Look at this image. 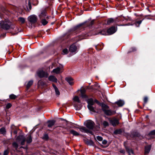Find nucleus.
I'll return each mask as SVG.
<instances>
[{
	"label": "nucleus",
	"mask_w": 155,
	"mask_h": 155,
	"mask_svg": "<svg viewBox=\"0 0 155 155\" xmlns=\"http://www.w3.org/2000/svg\"><path fill=\"white\" fill-rule=\"evenodd\" d=\"M84 27V23L81 24L77 25L73 28L70 29L66 34V35H68L69 34H73L78 32L80 29L83 28Z\"/></svg>",
	"instance_id": "2"
},
{
	"label": "nucleus",
	"mask_w": 155,
	"mask_h": 155,
	"mask_svg": "<svg viewBox=\"0 0 155 155\" xmlns=\"http://www.w3.org/2000/svg\"><path fill=\"white\" fill-rule=\"evenodd\" d=\"M79 129L80 131L82 132L88 133L90 132L89 130H88L86 127H77Z\"/></svg>",
	"instance_id": "12"
},
{
	"label": "nucleus",
	"mask_w": 155,
	"mask_h": 155,
	"mask_svg": "<svg viewBox=\"0 0 155 155\" xmlns=\"http://www.w3.org/2000/svg\"><path fill=\"white\" fill-rule=\"evenodd\" d=\"M74 107H75L76 110H79L81 109L82 106L81 104H80L78 105L77 104H74Z\"/></svg>",
	"instance_id": "27"
},
{
	"label": "nucleus",
	"mask_w": 155,
	"mask_h": 155,
	"mask_svg": "<svg viewBox=\"0 0 155 155\" xmlns=\"http://www.w3.org/2000/svg\"><path fill=\"white\" fill-rule=\"evenodd\" d=\"M98 34H100L103 35H106L107 33L105 30H103L98 33Z\"/></svg>",
	"instance_id": "36"
},
{
	"label": "nucleus",
	"mask_w": 155,
	"mask_h": 155,
	"mask_svg": "<svg viewBox=\"0 0 155 155\" xmlns=\"http://www.w3.org/2000/svg\"><path fill=\"white\" fill-rule=\"evenodd\" d=\"M12 145L17 150V149L18 148V145L17 143L16 142H14L12 143Z\"/></svg>",
	"instance_id": "38"
},
{
	"label": "nucleus",
	"mask_w": 155,
	"mask_h": 155,
	"mask_svg": "<svg viewBox=\"0 0 155 155\" xmlns=\"http://www.w3.org/2000/svg\"><path fill=\"white\" fill-rule=\"evenodd\" d=\"M87 107L89 109L92 111L93 112H95L94 109L92 106L94 104V102L92 98L89 99L87 101Z\"/></svg>",
	"instance_id": "3"
},
{
	"label": "nucleus",
	"mask_w": 155,
	"mask_h": 155,
	"mask_svg": "<svg viewBox=\"0 0 155 155\" xmlns=\"http://www.w3.org/2000/svg\"><path fill=\"white\" fill-rule=\"evenodd\" d=\"M33 83V81L31 80L29 81L27 84L26 87L27 88H29L30 86Z\"/></svg>",
	"instance_id": "30"
},
{
	"label": "nucleus",
	"mask_w": 155,
	"mask_h": 155,
	"mask_svg": "<svg viewBox=\"0 0 155 155\" xmlns=\"http://www.w3.org/2000/svg\"><path fill=\"white\" fill-rule=\"evenodd\" d=\"M17 96L14 94H11L9 96L10 98L11 99L14 100L17 98Z\"/></svg>",
	"instance_id": "32"
},
{
	"label": "nucleus",
	"mask_w": 155,
	"mask_h": 155,
	"mask_svg": "<svg viewBox=\"0 0 155 155\" xmlns=\"http://www.w3.org/2000/svg\"><path fill=\"white\" fill-rule=\"evenodd\" d=\"M26 141L27 143H30L32 141V139L30 135H28L26 138Z\"/></svg>",
	"instance_id": "21"
},
{
	"label": "nucleus",
	"mask_w": 155,
	"mask_h": 155,
	"mask_svg": "<svg viewBox=\"0 0 155 155\" xmlns=\"http://www.w3.org/2000/svg\"><path fill=\"white\" fill-rule=\"evenodd\" d=\"M28 10H31V6L30 3V0H28V5H27Z\"/></svg>",
	"instance_id": "28"
},
{
	"label": "nucleus",
	"mask_w": 155,
	"mask_h": 155,
	"mask_svg": "<svg viewBox=\"0 0 155 155\" xmlns=\"http://www.w3.org/2000/svg\"><path fill=\"white\" fill-rule=\"evenodd\" d=\"M128 25L127 24H126V25H122V26H124V25Z\"/></svg>",
	"instance_id": "56"
},
{
	"label": "nucleus",
	"mask_w": 155,
	"mask_h": 155,
	"mask_svg": "<svg viewBox=\"0 0 155 155\" xmlns=\"http://www.w3.org/2000/svg\"><path fill=\"white\" fill-rule=\"evenodd\" d=\"M11 106L12 105L10 103H8L6 106V108L9 109L11 107Z\"/></svg>",
	"instance_id": "46"
},
{
	"label": "nucleus",
	"mask_w": 155,
	"mask_h": 155,
	"mask_svg": "<svg viewBox=\"0 0 155 155\" xmlns=\"http://www.w3.org/2000/svg\"><path fill=\"white\" fill-rule=\"evenodd\" d=\"M115 22V20L112 18H110L107 19L106 24L110 25L112 23Z\"/></svg>",
	"instance_id": "18"
},
{
	"label": "nucleus",
	"mask_w": 155,
	"mask_h": 155,
	"mask_svg": "<svg viewBox=\"0 0 155 155\" xmlns=\"http://www.w3.org/2000/svg\"><path fill=\"white\" fill-rule=\"evenodd\" d=\"M95 48H96V49H97V46H96Z\"/></svg>",
	"instance_id": "59"
},
{
	"label": "nucleus",
	"mask_w": 155,
	"mask_h": 155,
	"mask_svg": "<svg viewBox=\"0 0 155 155\" xmlns=\"http://www.w3.org/2000/svg\"><path fill=\"white\" fill-rule=\"evenodd\" d=\"M0 27L6 30H8L10 28L13 29L15 26L9 21H0Z\"/></svg>",
	"instance_id": "1"
},
{
	"label": "nucleus",
	"mask_w": 155,
	"mask_h": 155,
	"mask_svg": "<svg viewBox=\"0 0 155 155\" xmlns=\"http://www.w3.org/2000/svg\"><path fill=\"white\" fill-rule=\"evenodd\" d=\"M52 85H53V87H54V89L57 88L56 87V86L54 84H53Z\"/></svg>",
	"instance_id": "51"
},
{
	"label": "nucleus",
	"mask_w": 155,
	"mask_h": 155,
	"mask_svg": "<svg viewBox=\"0 0 155 155\" xmlns=\"http://www.w3.org/2000/svg\"><path fill=\"white\" fill-rule=\"evenodd\" d=\"M143 19H144L140 20H138V19H137L135 22V24L136 26L137 27H139Z\"/></svg>",
	"instance_id": "19"
},
{
	"label": "nucleus",
	"mask_w": 155,
	"mask_h": 155,
	"mask_svg": "<svg viewBox=\"0 0 155 155\" xmlns=\"http://www.w3.org/2000/svg\"><path fill=\"white\" fill-rule=\"evenodd\" d=\"M18 20L22 24H24L25 21L24 18L22 17H19L18 18Z\"/></svg>",
	"instance_id": "31"
},
{
	"label": "nucleus",
	"mask_w": 155,
	"mask_h": 155,
	"mask_svg": "<svg viewBox=\"0 0 155 155\" xmlns=\"http://www.w3.org/2000/svg\"><path fill=\"white\" fill-rule=\"evenodd\" d=\"M104 114L107 115L111 116L114 114L116 113L115 111H111L108 109L104 112Z\"/></svg>",
	"instance_id": "8"
},
{
	"label": "nucleus",
	"mask_w": 155,
	"mask_h": 155,
	"mask_svg": "<svg viewBox=\"0 0 155 155\" xmlns=\"http://www.w3.org/2000/svg\"><path fill=\"white\" fill-rule=\"evenodd\" d=\"M107 143V141L105 140H103L102 141V143L104 144H106Z\"/></svg>",
	"instance_id": "49"
},
{
	"label": "nucleus",
	"mask_w": 155,
	"mask_h": 155,
	"mask_svg": "<svg viewBox=\"0 0 155 155\" xmlns=\"http://www.w3.org/2000/svg\"><path fill=\"white\" fill-rule=\"evenodd\" d=\"M110 122L114 126H116L119 124L118 120L116 118H114L113 119L110 120Z\"/></svg>",
	"instance_id": "9"
},
{
	"label": "nucleus",
	"mask_w": 155,
	"mask_h": 155,
	"mask_svg": "<svg viewBox=\"0 0 155 155\" xmlns=\"http://www.w3.org/2000/svg\"><path fill=\"white\" fill-rule=\"evenodd\" d=\"M85 125L89 129H92L94 125V123L91 120H88L85 123Z\"/></svg>",
	"instance_id": "4"
},
{
	"label": "nucleus",
	"mask_w": 155,
	"mask_h": 155,
	"mask_svg": "<svg viewBox=\"0 0 155 155\" xmlns=\"http://www.w3.org/2000/svg\"><path fill=\"white\" fill-rule=\"evenodd\" d=\"M18 33V32H17L16 33H15V34H17Z\"/></svg>",
	"instance_id": "58"
},
{
	"label": "nucleus",
	"mask_w": 155,
	"mask_h": 155,
	"mask_svg": "<svg viewBox=\"0 0 155 155\" xmlns=\"http://www.w3.org/2000/svg\"><path fill=\"white\" fill-rule=\"evenodd\" d=\"M139 134H137V136L138 137H139Z\"/></svg>",
	"instance_id": "55"
},
{
	"label": "nucleus",
	"mask_w": 155,
	"mask_h": 155,
	"mask_svg": "<svg viewBox=\"0 0 155 155\" xmlns=\"http://www.w3.org/2000/svg\"><path fill=\"white\" fill-rule=\"evenodd\" d=\"M70 134H73L74 136H78L80 135V134L78 133L73 130H71L70 131Z\"/></svg>",
	"instance_id": "20"
},
{
	"label": "nucleus",
	"mask_w": 155,
	"mask_h": 155,
	"mask_svg": "<svg viewBox=\"0 0 155 155\" xmlns=\"http://www.w3.org/2000/svg\"><path fill=\"white\" fill-rule=\"evenodd\" d=\"M94 20H93L91 21L89 23H88L87 24V26H91L94 23Z\"/></svg>",
	"instance_id": "40"
},
{
	"label": "nucleus",
	"mask_w": 155,
	"mask_h": 155,
	"mask_svg": "<svg viewBox=\"0 0 155 155\" xmlns=\"http://www.w3.org/2000/svg\"><path fill=\"white\" fill-rule=\"evenodd\" d=\"M77 49V46L73 44L70 46L69 50L70 52H73L76 51Z\"/></svg>",
	"instance_id": "14"
},
{
	"label": "nucleus",
	"mask_w": 155,
	"mask_h": 155,
	"mask_svg": "<svg viewBox=\"0 0 155 155\" xmlns=\"http://www.w3.org/2000/svg\"><path fill=\"white\" fill-rule=\"evenodd\" d=\"M97 140H98L99 141H101L102 140V138L100 136H97Z\"/></svg>",
	"instance_id": "47"
},
{
	"label": "nucleus",
	"mask_w": 155,
	"mask_h": 155,
	"mask_svg": "<svg viewBox=\"0 0 155 155\" xmlns=\"http://www.w3.org/2000/svg\"><path fill=\"white\" fill-rule=\"evenodd\" d=\"M48 79L50 81L54 82H57V79L55 77V76L53 75L50 76L48 78Z\"/></svg>",
	"instance_id": "17"
},
{
	"label": "nucleus",
	"mask_w": 155,
	"mask_h": 155,
	"mask_svg": "<svg viewBox=\"0 0 155 155\" xmlns=\"http://www.w3.org/2000/svg\"><path fill=\"white\" fill-rule=\"evenodd\" d=\"M115 32V28L114 27H112L108 29L107 31V33L109 35H111Z\"/></svg>",
	"instance_id": "10"
},
{
	"label": "nucleus",
	"mask_w": 155,
	"mask_h": 155,
	"mask_svg": "<svg viewBox=\"0 0 155 155\" xmlns=\"http://www.w3.org/2000/svg\"><path fill=\"white\" fill-rule=\"evenodd\" d=\"M55 123V121L54 120H48L47 122L48 126L49 127H51L54 125Z\"/></svg>",
	"instance_id": "16"
},
{
	"label": "nucleus",
	"mask_w": 155,
	"mask_h": 155,
	"mask_svg": "<svg viewBox=\"0 0 155 155\" xmlns=\"http://www.w3.org/2000/svg\"><path fill=\"white\" fill-rule=\"evenodd\" d=\"M8 150H6L4 151L3 155H8Z\"/></svg>",
	"instance_id": "45"
},
{
	"label": "nucleus",
	"mask_w": 155,
	"mask_h": 155,
	"mask_svg": "<svg viewBox=\"0 0 155 155\" xmlns=\"http://www.w3.org/2000/svg\"><path fill=\"white\" fill-rule=\"evenodd\" d=\"M41 22L43 25H45L48 23V21H47L45 19L43 18L42 19V20L41 21Z\"/></svg>",
	"instance_id": "33"
},
{
	"label": "nucleus",
	"mask_w": 155,
	"mask_h": 155,
	"mask_svg": "<svg viewBox=\"0 0 155 155\" xmlns=\"http://www.w3.org/2000/svg\"><path fill=\"white\" fill-rule=\"evenodd\" d=\"M120 152L124 154L125 153V150H121L120 151Z\"/></svg>",
	"instance_id": "48"
},
{
	"label": "nucleus",
	"mask_w": 155,
	"mask_h": 155,
	"mask_svg": "<svg viewBox=\"0 0 155 155\" xmlns=\"http://www.w3.org/2000/svg\"><path fill=\"white\" fill-rule=\"evenodd\" d=\"M150 135H155V130L151 131L149 134Z\"/></svg>",
	"instance_id": "44"
},
{
	"label": "nucleus",
	"mask_w": 155,
	"mask_h": 155,
	"mask_svg": "<svg viewBox=\"0 0 155 155\" xmlns=\"http://www.w3.org/2000/svg\"><path fill=\"white\" fill-rule=\"evenodd\" d=\"M65 80L70 85H72L74 84L73 79L71 77L66 78Z\"/></svg>",
	"instance_id": "15"
},
{
	"label": "nucleus",
	"mask_w": 155,
	"mask_h": 155,
	"mask_svg": "<svg viewBox=\"0 0 155 155\" xmlns=\"http://www.w3.org/2000/svg\"><path fill=\"white\" fill-rule=\"evenodd\" d=\"M102 124L103 126L105 127L108 126L109 125V124L108 122L105 121H104L102 122Z\"/></svg>",
	"instance_id": "37"
},
{
	"label": "nucleus",
	"mask_w": 155,
	"mask_h": 155,
	"mask_svg": "<svg viewBox=\"0 0 155 155\" xmlns=\"http://www.w3.org/2000/svg\"><path fill=\"white\" fill-rule=\"evenodd\" d=\"M49 18L48 16H46V19H48Z\"/></svg>",
	"instance_id": "54"
},
{
	"label": "nucleus",
	"mask_w": 155,
	"mask_h": 155,
	"mask_svg": "<svg viewBox=\"0 0 155 155\" xmlns=\"http://www.w3.org/2000/svg\"><path fill=\"white\" fill-rule=\"evenodd\" d=\"M122 133V130L121 129L117 130L114 132V133L115 134H120Z\"/></svg>",
	"instance_id": "29"
},
{
	"label": "nucleus",
	"mask_w": 155,
	"mask_h": 155,
	"mask_svg": "<svg viewBox=\"0 0 155 155\" xmlns=\"http://www.w3.org/2000/svg\"><path fill=\"white\" fill-rule=\"evenodd\" d=\"M54 90H55L56 94L58 95H60V92L59 91L58 88H57L54 89Z\"/></svg>",
	"instance_id": "42"
},
{
	"label": "nucleus",
	"mask_w": 155,
	"mask_h": 155,
	"mask_svg": "<svg viewBox=\"0 0 155 155\" xmlns=\"http://www.w3.org/2000/svg\"><path fill=\"white\" fill-rule=\"evenodd\" d=\"M85 90L84 88L82 89L81 91V96L82 98H86V96L85 94Z\"/></svg>",
	"instance_id": "23"
},
{
	"label": "nucleus",
	"mask_w": 155,
	"mask_h": 155,
	"mask_svg": "<svg viewBox=\"0 0 155 155\" xmlns=\"http://www.w3.org/2000/svg\"><path fill=\"white\" fill-rule=\"evenodd\" d=\"M16 141L18 142H20L21 145H23L25 144V138L23 136L20 135L17 138Z\"/></svg>",
	"instance_id": "5"
},
{
	"label": "nucleus",
	"mask_w": 155,
	"mask_h": 155,
	"mask_svg": "<svg viewBox=\"0 0 155 155\" xmlns=\"http://www.w3.org/2000/svg\"><path fill=\"white\" fill-rule=\"evenodd\" d=\"M94 102H96V103H97V104H99V102H98V101L96 99H95L94 100Z\"/></svg>",
	"instance_id": "52"
},
{
	"label": "nucleus",
	"mask_w": 155,
	"mask_h": 155,
	"mask_svg": "<svg viewBox=\"0 0 155 155\" xmlns=\"http://www.w3.org/2000/svg\"><path fill=\"white\" fill-rule=\"evenodd\" d=\"M63 54H67L68 53V50L67 49H64L63 50Z\"/></svg>",
	"instance_id": "41"
},
{
	"label": "nucleus",
	"mask_w": 155,
	"mask_h": 155,
	"mask_svg": "<svg viewBox=\"0 0 155 155\" xmlns=\"http://www.w3.org/2000/svg\"><path fill=\"white\" fill-rule=\"evenodd\" d=\"M61 68L59 67H57V68L54 69L52 72L56 74H59L60 73Z\"/></svg>",
	"instance_id": "25"
},
{
	"label": "nucleus",
	"mask_w": 155,
	"mask_h": 155,
	"mask_svg": "<svg viewBox=\"0 0 155 155\" xmlns=\"http://www.w3.org/2000/svg\"><path fill=\"white\" fill-rule=\"evenodd\" d=\"M38 76L41 78L43 77H47L48 74L47 72H45L43 71H40L37 72Z\"/></svg>",
	"instance_id": "7"
},
{
	"label": "nucleus",
	"mask_w": 155,
	"mask_h": 155,
	"mask_svg": "<svg viewBox=\"0 0 155 155\" xmlns=\"http://www.w3.org/2000/svg\"><path fill=\"white\" fill-rule=\"evenodd\" d=\"M28 20L31 23L34 24L37 22L38 18L37 17L34 15H32L28 18Z\"/></svg>",
	"instance_id": "6"
},
{
	"label": "nucleus",
	"mask_w": 155,
	"mask_h": 155,
	"mask_svg": "<svg viewBox=\"0 0 155 155\" xmlns=\"http://www.w3.org/2000/svg\"><path fill=\"white\" fill-rule=\"evenodd\" d=\"M13 126H13V125L12 126V127Z\"/></svg>",
	"instance_id": "61"
},
{
	"label": "nucleus",
	"mask_w": 155,
	"mask_h": 155,
	"mask_svg": "<svg viewBox=\"0 0 155 155\" xmlns=\"http://www.w3.org/2000/svg\"><path fill=\"white\" fill-rule=\"evenodd\" d=\"M136 50V49H135V48H131V50L130 51V52L134 51H135Z\"/></svg>",
	"instance_id": "50"
},
{
	"label": "nucleus",
	"mask_w": 155,
	"mask_h": 155,
	"mask_svg": "<svg viewBox=\"0 0 155 155\" xmlns=\"http://www.w3.org/2000/svg\"><path fill=\"white\" fill-rule=\"evenodd\" d=\"M46 15V10L45 9H44L41 11V14L39 15V17L41 19L45 18Z\"/></svg>",
	"instance_id": "11"
},
{
	"label": "nucleus",
	"mask_w": 155,
	"mask_h": 155,
	"mask_svg": "<svg viewBox=\"0 0 155 155\" xmlns=\"http://www.w3.org/2000/svg\"><path fill=\"white\" fill-rule=\"evenodd\" d=\"M74 101H77L78 103H80V101L78 97L77 96H75L73 98Z\"/></svg>",
	"instance_id": "34"
},
{
	"label": "nucleus",
	"mask_w": 155,
	"mask_h": 155,
	"mask_svg": "<svg viewBox=\"0 0 155 155\" xmlns=\"http://www.w3.org/2000/svg\"><path fill=\"white\" fill-rule=\"evenodd\" d=\"M98 87H100V86H98Z\"/></svg>",
	"instance_id": "60"
},
{
	"label": "nucleus",
	"mask_w": 155,
	"mask_h": 155,
	"mask_svg": "<svg viewBox=\"0 0 155 155\" xmlns=\"http://www.w3.org/2000/svg\"><path fill=\"white\" fill-rule=\"evenodd\" d=\"M126 143L125 142H124V145L125 147V148H126V149L127 151L129 153V154H131V153H132V154H133V150H131V149H129L128 148H127V147L125 145V144Z\"/></svg>",
	"instance_id": "26"
},
{
	"label": "nucleus",
	"mask_w": 155,
	"mask_h": 155,
	"mask_svg": "<svg viewBox=\"0 0 155 155\" xmlns=\"http://www.w3.org/2000/svg\"><path fill=\"white\" fill-rule=\"evenodd\" d=\"M151 148V146L149 145L145 147V155L148 154L150 152Z\"/></svg>",
	"instance_id": "13"
},
{
	"label": "nucleus",
	"mask_w": 155,
	"mask_h": 155,
	"mask_svg": "<svg viewBox=\"0 0 155 155\" xmlns=\"http://www.w3.org/2000/svg\"><path fill=\"white\" fill-rule=\"evenodd\" d=\"M43 139L46 140H48V135L46 134H45L43 137Z\"/></svg>",
	"instance_id": "39"
},
{
	"label": "nucleus",
	"mask_w": 155,
	"mask_h": 155,
	"mask_svg": "<svg viewBox=\"0 0 155 155\" xmlns=\"http://www.w3.org/2000/svg\"><path fill=\"white\" fill-rule=\"evenodd\" d=\"M109 107L107 105L103 104L102 105V109L104 112L109 109Z\"/></svg>",
	"instance_id": "24"
},
{
	"label": "nucleus",
	"mask_w": 155,
	"mask_h": 155,
	"mask_svg": "<svg viewBox=\"0 0 155 155\" xmlns=\"http://www.w3.org/2000/svg\"><path fill=\"white\" fill-rule=\"evenodd\" d=\"M14 134H17V131L16 130H14L13 132Z\"/></svg>",
	"instance_id": "53"
},
{
	"label": "nucleus",
	"mask_w": 155,
	"mask_h": 155,
	"mask_svg": "<svg viewBox=\"0 0 155 155\" xmlns=\"http://www.w3.org/2000/svg\"><path fill=\"white\" fill-rule=\"evenodd\" d=\"M16 29H17V30H18H18H19V29L18 28H17Z\"/></svg>",
	"instance_id": "57"
},
{
	"label": "nucleus",
	"mask_w": 155,
	"mask_h": 155,
	"mask_svg": "<svg viewBox=\"0 0 155 155\" xmlns=\"http://www.w3.org/2000/svg\"><path fill=\"white\" fill-rule=\"evenodd\" d=\"M115 103L119 107L122 106L124 104V101L121 100H120L116 102Z\"/></svg>",
	"instance_id": "22"
},
{
	"label": "nucleus",
	"mask_w": 155,
	"mask_h": 155,
	"mask_svg": "<svg viewBox=\"0 0 155 155\" xmlns=\"http://www.w3.org/2000/svg\"><path fill=\"white\" fill-rule=\"evenodd\" d=\"M148 97H144V99H143L144 102V104L147 103V102L148 101Z\"/></svg>",
	"instance_id": "43"
},
{
	"label": "nucleus",
	"mask_w": 155,
	"mask_h": 155,
	"mask_svg": "<svg viewBox=\"0 0 155 155\" xmlns=\"http://www.w3.org/2000/svg\"><path fill=\"white\" fill-rule=\"evenodd\" d=\"M5 132V129L4 127H2L0 129V132L1 134H4Z\"/></svg>",
	"instance_id": "35"
}]
</instances>
